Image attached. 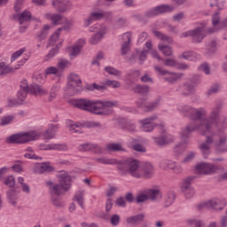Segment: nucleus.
<instances>
[{"label": "nucleus", "instance_id": "c03bdc74", "mask_svg": "<svg viewBox=\"0 0 227 227\" xmlns=\"http://www.w3.org/2000/svg\"><path fill=\"white\" fill-rule=\"evenodd\" d=\"M183 88L184 91H187V92L181 93V95H183L184 97H189V95H192L196 91V90L194 89V85L191 83H184L183 85Z\"/></svg>", "mask_w": 227, "mask_h": 227}, {"label": "nucleus", "instance_id": "a18cd8bd", "mask_svg": "<svg viewBox=\"0 0 227 227\" xmlns=\"http://www.w3.org/2000/svg\"><path fill=\"white\" fill-rule=\"evenodd\" d=\"M174 202H175V192H170L167 193L165 197L164 207L168 208V207H171Z\"/></svg>", "mask_w": 227, "mask_h": 227}, {"label": "nucleus", "instance_id": "393cba45", "mask_svg": "<svg viewBox=\"0 0 227 227\" xmlns=\"http://www.w3.org/2000/svg\"><path fill=\"white\" fill-rule=\"evenodd\" d=\"M59 31L57 30L55 33H53L50 37L48 47L55 45L57 49H61V45L63 44V39L59 38Z\"/></svg>", "mask_w": 227, "mask_h": 227}, {"label": "nucleus", "instance_id": "774afa93", "mask_svg": "<svg viewBox=\"0 0 227 227\" xmlns=\"http://www.w3.org/2000/svg\"><path fill=\"white\" fill-rule=\"evenodd\" d=\"M14 117L12 115L4 116L2 118L0 124L4 127L5 125H10L13 121Z\"/></svg>", "mask_w": 227, "mask_h": 227}, {"label": "nucleus", "instance_id": "603ef678", "mask_svg": "<svg viewBox=\"0 0 227 227\" xmlns=\"http://www.w3.org/2000/svg\"><path fill=\"white\" fill-rule=\"evenodd\" d=\"M27 93H29V90H21L20 89L17 92V98L20 100L21 104L24 103V100H26V98L27 97Z\"/></svg>", "mask_w": 227, "mask_h": 227}, {"label": "nucleus", "instance_id": "473e14b6", "mask_svg": "<svg viewBox=\"0 0 227 227\" xmlns=\"http://www.w3.org/2000/svg\"><path fill=\"white\" fill-rule=\"evenodd\" d=\"M133 93H138L139 95H147L150 93V86L148 85H136L132 87Z\"/></svg>", "mask_w": 227, "mask_h": 227}, {"label": "nucleus", "instance_id": "f03ea898", "mask_svg": "<svg viewBox=\"0 0 227 227\" xmlns=\"http://www.w3.org/2000/svg\"><path fill=\"white\" fill-rule=\"evenodd\" d=\"M73 106L82 111L92 113V114H96L97 116H109L114 113L113 108L118 106V101H101L79 98L73 102Z\"/></svg>", "mask_w": 227, "mask_h": 227}, {"label": "nucleus", "instance_id": "aec40b11", "mask_svg": "<svg viewBox=\"0 0 227 227\" xmlns=\"http://www.w3.org/2000/svg\"><path fill=\"white\" fill-rule=\"evenodd\" d=\"M153 139L157 146H164L169 145V143L175 142V137L173 135H164L161 137H153Z\"/></svg>", "mask_w": 227, "mask_h": 227}, {"label": "nucleus", "instance_id": "864d4df0", "mask_svg": "<svg viewBox=\"0 0 227 227\" xmlns=\"http://www.w3.org/2000/svg\"><path fill=\"white\" fill-rule=\"evenodd\" d=\"M51 29V26L49 25H45L41 33L38 35L39 38V42H42V40H45V38H47V35H49V30Z\"/></svg>", "mask_w": 227, "mask_h": 227}, {"label": "nucleus", "instance_id": "052dcab7", "mask_svg": "<svg viewBox=\"0 0 227 227\" xmlns=\"http://www.w3.org/2000/svg\"><path fill=\"white\" fill-rule=\"evenodd\" d=\"M74 26V21L66 20L65 24L62 27L58 28V31H70Z\"/></svg>", "mask_w": 227, "mask_h": 227}, {"label": "nucleus", "instance_id": "412c9836", "mask_svg": "<svg viewBox=\"0 0 227 227\" xmlns=\"http://www.w3.org/2000/svg\"><path fill=\"white\" fill-rule=\"evenodd\" d=\"M46 185L49 187L51 196H61L63 192V186L59 184H54L52 181H46Z\"/></svg>", "mask_w": 227, "mask_h": 227}, {"label": "nucleus", "instance_id": "2eb2a0df", "mask_svg": "<svg viewBox=\"0 0 227 227\" xmlns=\"http://www.w3.org/2000/svg\"><path fill=\"white\" fill-rule=\"evenodd\" d=\"M207 36V29L204 27H198L192 30V43H201Z\"/></svg>", "mask_w": 227, "mask_h": 227}, {"label": "nucleus", "instance_id": "0eeeda50", "mask_svg": "<svg viewBox=\"0 0 227 227\" xmlns=\"http://www.w3.org/2000/svg\"><path fill=\"white\" fill-rule=\"evenodd\" d=\"M224 168L221 165H215L214 163L200 162L196 165V171L199 175H214L223 171Z\"/></svg>", "mask_w": 227, "mask_h": 227}, {"label": "nucleus", "instance_id": "6e6d98bb", "mask_svg": "<svg viewBox=\"0 0 227 227\" xmlns=\"http://www.w3.org/2000/svg\"><path fill=\"white\" fill-rule=\"evenodd\" d=\"M106 150H108L109 152H121L123 148L120 144H109L106 145Z\"/></svg>", "mask_w": 227, "mask_h": 227}, {"label": "nucleus", "instance_id": "69168bd1", "mask_svg": "<svg viewBox=\"0 0 227 227\" xmlns=\"http://www.w3.org/2000/svg\"><path fill=\"white\" fill-rule=\"evenodd\" d=\"M184 19H185V13L184 12H177L172 17V20H174V22H182Z\"/></svg>", "mask_w": 227, "mask_h": 227}, {"label": "nucleus", "instance_id": "09e8293b", "mask_svg": "<svg viewBox=\"0 0 227 227\" xmlns=\"http://www.w3.org/2000/svg\"><path fill=\"white\" fill-rule=\"evenodd\" d=\"M148 193H146V190L142 191L136 198L137 203H145V201H148Z\"/></svg>", "mask_w": 227, "mask_h": 227}, {"label": "nucleus", "instance_id": "680f3d73", "mask_svg": "<svg viewBox=\"0 0 227 227\" xmlns=\"http://www.w3.org/2000/svg\"><path fill=\"white\" fill-rule=\"evenodd\" d=\"M59 51V48L55 47L51 49L49 51V53L44 57V60L49 61V59H52V58H54Z\"/></svg>", "mask_w": 227, "mask_h": 227}, {"label": "nucleus", "instance_id": "e2e57ef3", "mask_svg": "<svg viewBox=\"0 0 227 227\" xmlns=\"http://www.w3.org/2000/svg\"><path fill=\"white\" fill-rule=\"evenodd\" d=\"M4 185L11 187L12 189V187H15V177L13 176H8L5 178Z\"/></svg>", "mask_w": 227, "mask_h": 227}, {"label": "nucleus", "instance_id": "f257e3e1", "mask_svg": "<svg viewBox=\"0 0 227 227\" xmlns=\"http://www.w3.org/2000/svg\"><path fill=\"white\" fill-rule=\"evenodd\" d=\"M223 101L216 100L214 106L211 108L208 117V112L203 107L194 108L189 106H180L177 107V111L189 116L191 122H189L182 130L181 137L183 139H186L192 134V132H200L202 136H206V140L200 145V150L204 157L207 159L212 151H210V145H215V150L216 153H226L227 152V124L223 122L217 129L216 136L218 139L214 142L213 125H217L219 120H221V111H223Z\"/></svg>", "mask_w": 227, "mask_h": 227}, {"label": "nucleus", "instance_id": "5701e85b", "mask_svg": "<svg viewBox=\"0 0 227 227\" xmlns=\"http://www.w3.org/2000/svg\"><path fill=\"white\" fill-rule=\"evenodd\" d=\"M35 171L39 175L52 173L54 171V167L51 166V162L38 163L35 165Z\"/></svg>", "mask_w": 227, "mask_h": 227}, {"label": "nucleus", "instance_id": "bb28decb", "mask_svg": "<svg viewBox=\"0 0 227 227\" xmlns=\"http://www.w3.org/2000/svg\"><path fill=\"white\" fill-rule=\"evenodd\" d=\"M6 198L10 205H12V207H17V200H19V192H17V190L9 189L6 192Z\"/></svg>", "mask_w": 227, "mask_h": 227}, {"label": "nucleus", "instance_id": "3c124183", "mask_svg": "<svg viewBox=\"0 0 227 227\" xmlns=\"http://www.w3.org/2000/svg\"><path fill=\"white\" fill-rule=\"evenodd\" d=\"M67 125L69 127V130L74 133L81 134L82 131L81 130V126L75 124L74 121H67Z\"/></svg>", "mask_w": 227, "mask_h": 227}, {"label": "nucleus", "instance_id": "5fc2aeb1", "mask_svg": "<svg viewBox=\"0 0 227 227\" xmlns=\"http://www.w3.org/2000/svg\"><path fill=\"white\" fill-rule=\"evenodd\" d=\"M209 5L211 8H214L215 6L217 10H223L224 8V1L223 0H210Z\"/></svg>", "mask_w": 227, "mask_h": 227}, {"label": "nucleus", "instance_id": "20e7f679", "mask_svg": "<svg viewBox=\"0 0 227 227\" xmlns=\"http://www.w3.org/2000/svg\"><path fill=\"white\" fill-rule=\"evenodd\" d=\"M41 136L42 135L38 131L17 133L7 137L6 143H8L9 145H24L26 143L40 139Z\"/></svg>", "mask_w": 227, "mask_h": 227}, {"label": "nucleus", "instance_id": "cd10ccee", "mask_svg": "<svg viewBox=\"0 0 227 227\" xmlns=\"http://www.w3.org/2000/svg\"><path fill=\"white\" fill-rule=\"evenodd\" d=\"M121 129L125 132H129L130 134H134L135 132H137V126L136 125V122L132 121H123L121 124Z\"/></svg>", "mask_w": 227, "mask_h": 227}, {"label": "nucleus", "instance_id": "c85d7f7f", "mask_svg": "<svg viewBox=\"0 0 227 227\" xmlns=\"http://www.w3.org/2000/svg\"><path fill=\"white\" fill-rule=\"evenodd\" d=\"M28 91H30L32 95H37L38 97H42V95H47V93H49V90L37 84L30 85Z\"/></svg>", "mask_w": 227, "mask_h": 227}, {"label": "nucleus", "instance_id": "7c9ffc66", "mask_svg": "<svg viewBox=\"0 0 227 227\" xmlns=\"http://www.w3.org/2000/svg\"><path fill=\"white\" fill-rule=\"evenodd\" d=\"M141 169L144 173L145 178H152V175H153V165H152V163H144L141 166Z\"/></svg>", "mask_w": 227, "mask_h": 227}, {"label": "nucleus", "instance_id": "de8ad7c7", "mask_svg": "<svg viewBox=\"0 0 227 227\" xmlns=\"http://www.w3.org/2000/svg\"><path fill=\"white\" fill-rule=\"evenodd\" d=\"M158 49L164 54V56H173V50L168 45L160 44L158 45Z\"/></svg>", "mask_w": 227, "mask_h": 227}, {"label": "nucleus", "instance_id": "6e6552de", "mask_svg": "<svg viewBox=\"0 0 227 227\" xmlns=\"http://www.w3.org/2000/svg\"><path fill=\"white\" fill-rule=\"evenodd\" d=\"M160 100L161 98L159 97L153 101L146 104V98H139L135 104L138 109H143L145 113H153V111L158 109L159 106H160Z\"/></svg>", "mask_w": 227, "mask_h": 227}, {"label": "nucleus", "instance_id": "58836bf2", "mask_svg": "<svg viewBox=\"0 0 227 227\" xmlns=\"http://www.w3.org/2000/svg\"><path fill=\"white\" fill-rule=\"evenodd\" d=\"M74 200L78 203L81 208H84V191L80 190L74 195Z\"/></svg>", "mask_w": 227, "mask_h": 227}, {"label": "nucleus", "instance_id": "4d7b16f0", "mask_svg": "<svg viewBox=\"0 0 227 227\" xmlns=\"http://www.w3.org/2000/svg\"><path fill=\"white\" fill-rule=\"evenodd\" d=\"M121 221V217L118 214L112 215L110 217V224H112V226H118Z\"/></svg>", "mask_w": 227, "mask_h": 227}, {"label": "nucleus", "instance_id": "f3484780", "mask_svg": "<svg viewBox=\"0 0 227 227\" xmlns=\"http://www.w3.org/2000/svg\"><path fill=\"white\" fill-rule=\"evenodd\" d=\"M123 43L121 47V56H125L130 51V42L132 40V33L127 32L122 35Z\"/></svg>", "mask_w": 227, "mask_h": 227}, {"label": "nucleus", "instance_id": "4be33fe9", "mask_svg": "<svg viewBox=\"0 0 227 227\" xmlns=\"http://www.w3.org/2000/svg\"><path fill=\"white\" fill-rule=\"evenodd\" d=\"M59 129V124H49L48 129L43 132V139L49 141L50 139H54L56 137V133Z\"/></svg>", "mask_w": 227, "mask_h": 227}, {"label": "nucleus", "instance_id": "c756f323", "mask_svg": "<svg viewBox=\"0 0 227 227\" xmlns=\"http://www.w3.org/2000/svg\"><path fill=\"white\" fill-rule=\"evenodd\" d=\"M90 15L91 16L92 20H94V22H95V20H102V19H105V18L107 19L111 17L112 13L104 12V11H94L90 12Z\"/></svg>", "mask_w": 227, "mask_h": 227}, {"label": "nucleus", "instance_id": "49530a36", "mask_svg": "<svg viewBox=\"0 0 227 227\" xmlns=\"http://www.w3.org/2000/svg\"><path fill=\"white\" fill-rule=\"evenodd\" d=\"M218 50V45H217V41L212 40L208 44H207V53L209 55L215 54Z\"/></svg>", "mask_w": 227, "mask_h": 227}, {"label": "nucleus", "instance_id": "39448f33", "mask_svg": "<svg viewBox=\"0 0 227 227\" xmlns=\"http://www.w3.org/2000/svg\"><path fill=\"white\" fill-rule=\"evenodd\" d=\"M156 120H159V116H157V114H153L145 119L139 120L138 123L140 125L141 130H143V132H153L155 127H159L161 132H165L166 125L164 124V122L160 121V123H157L155 122Z\"/></svg>", "mask_w": 227, "mask_h": 227}, {"label": "nucleus", "instance_id": "4468645a", "mask_svg": "<svg viewBox=\"0 0 227 227\" xmlns=\"http://www.w3.org/2000/svg\"><path fill=\"white\" fill-rule=\"evenodd\" d=\"M51 6L59 12V13H66L72 8V2L68 0H52Z\"/></svg>", "mask_w": 227, "mask_h": 227}, {"label": "nucleus", "instance_id": "a19ab883", "mask_svg": "<svg viewBox=\"0 0 227 227\" xmlns=\"http://www.w3.org/2000/svg\"><path fill=\"white\" fill-rule=\"evenodd\" d=\"M221 91V84L215 83L206 91L205 95L207 97H212V95H217Z\"/></svg>", "mask_w": 227, "mask_h": 227}, {"label": "nucleus", "instance_id": "4c0bfd02", "mask_svg": "<svg viewBox=\"0 0 227 227\" xmlns=\"http://www.w3.org/2000/svg\"><path fill=\"white\" fill-rule=\"evenodd\" d=\"M182 58L187 61H196V59H200V56L194 51H184L182 53Z\"/></svg>", "mask_w": 227, "mask_h": 227}, {"label": "nucleus", "instance_id": "b1692460", "mask_svg": "<svg viewBox=\"0 0 227 227\" xmlns=\"http://www.w3.org/2000/svg\"><path fill=\"white\" fill-rule=\"evenodd\" d=\"M145 214L140 213L138 215L129 216L126 219V223L127 224H129V226H138L139 224H141V223L145 221Z\"/></svg>", "mask_w": 227, "mask_h": 227}, {"label": "nucleus", "instance_id": "79ce46f5", "mask_svg": "<svg viewBox=\"0 0 227 227\" xmlns=\"http://www.w3.org/2000/svg\"><path fill=\"white\" fill-rule=\"evenodd\" d=\"M12 72H13V68L6 65L5 62H0V77H4L8 74H12Z\"/></svg>", "mask_w": 227, "mask_h": 227}, {"label": "nucleus", "instance_id": "0e129e2a", "mask_svg": "<svg viewBox=\"0 0 227 227\" xmlns=\"http://www.w3.org/2000/svg\"><path fill=\"white\" fill-rule=\"evenodd\" d=\"M26 52V48H21L20 50H18L17 51H15L14 53H12V57H11V62L13 63V61H15L16 59H19V58H20V55Z\"/></svg>", "mask_w": 227, "mask_h": 227}, {"label": "nucleus", "instance_id": "a878e982", "mask_svg": "<svg viewBox=\"0 0 227 227\" xmlns=\"http://www.w3.org/2000/svg\"><path fill=\"white\" fill-rule=\"evenodd\" d=\"M212 24H213V27L207 29V33H209V35L215 33V31H219V29H223L221 28V16L219 12H215L213 15Z\"/></svg>", "mask_w": 227, "mask_h": 227}, {"label": "nucleus", "instance_id": "ea45409f", "mask_svg": "<svg viewBox=\"0 0 227 227\" xmlns=\"http://www.w3.org/2000/svg\"><path fill=\"white\" fill-rule=\"evenodd\" d=\"M141 75V71L139 70H131L127 74V79L129 80V82H136L139 79V76Z\"/></svg>", "mask_w": 227, "mask_h": 227}, {"label": "nucleus", "instance_id": "2f4dec72", "mask_svg": "<svg viewBox=\"0 0 227 227\" xmlns=\"http://www.w3.org/2000/svg\"><path fill=\"white\" fill-rule=\"evenodd\" d=\"M45 19H47L48 20H51L52 24H54V26H58L59 24V22H61V20H63V15L59 14V13H46L44 14Z\"/></svg>", "mask_w": 227, "mask_h": 227}, {"label": "nucleus", "instance_id": "f8f14e48", "mask_svg": "<svg viewBox=\"0 0 227 227\" xmlns=\"http://www.w3.org/2000/svg\"><path fill=\"white\" fill-rule=\"evenodd\" d=\"M171 12H175V6L169 4H160L146 11L145 12V17L152 19V17H157L158 15H162L164 13H171Z\"/></svg>", "mask_w": 227, "mask_h": 227}, {"label": "nucleus", "instance_id": "72a5a7b5", "mask_svg": "<svg viewBox=\"0 0 227 227\" xmlns=\"http://www.w3.org/2000/svg\"><path fill=\"white\" fill-rule=\"evenodd\" d=\"M18 20L20 26L27 22H31V12L27 10H25L20 14H18Z\"/></svg>", "mask_w": 227, "mask_h": 227}, {"label": "nucleus", "instance_id": "a211bd4d", "mask_svg": "<svg viewBox=\"0 0 227 227\" xmlns=\"http://www.w3.org/2000/svg\"><path fill=\"white\" fill-rule=\"evenodd\" d=\"M145 192L147 194L148 200L150 201H154L155 203H159L162 200V192L159 188H151L146 189Z\"/></svg>", "mask_w": 227, "mask_h": 227}, {"label": "nucleus", "instance_id": "ddd939ff", "mask_svg": "<svg viewBox=\"0 0 227 227\" xmlns=\"http://www.w3.org/2000/svg\"><path fill=\"white\" fill-rule=\"evenodd\" d=\"M59 184L61 185L65 192H68L72 189V176L68 172L62 170L57 175Z\"/></svg>", "mask_w": 227, "mask_h": 227}, {"label": "nucleus", "instance_id": "9b49d317", "mask_svg": "<svg viewBox=\"0 0 227 227\" xmlns=\"http://www.w3.org/2000/svg\"><path fill=\"white\" fill-rule=\"evenodd\" d=\"M90 33H96L90 39V43L91 45H97V43H99L102 38H104V35H106L107 27H106V25L95 24L90 27Z\"/></svg>", "mask_w": 227, "mask_h": 227}, {"label": "nucleus", "instance_id": "bf43d9fd", "mask_svg": "<svg viewBox=\"0 0 227 227\" xmlns=\"http://www.w3.org/2000/svg\"><path fill=\"white\" fill-rule=\"evenodd\" d=\"M93 144L91 143H85L82 144L78 146V150L80 152H91Z\"/></svg>", "mask_w": 227, "mask_h": 227}, {"label": "nucleus", "instance_id": "6ab92c4d", "mask_svg": "<svg viewBox=\"0 0 227 227\" xmlns=\"http://www.w3.org/2000/svg\"><path fill=\"white\" fill-rule=\"evenodd\" d=\"M39 150H59V152H67L68 145L65 144H40Z\"/></svg>", "mask_w": 227, "mask_h": 227}, {"label": "nucleus", "instance_id": "8fccbe9b", "mask_svg": "<svg viewBox=\"0 0 227 227\" xmlns=\"http://www.w3.org/2000/svg\"><path fill=\"white\" fill-rule=\"evenodd\" d=\"M192 180H194V176H190L184 179L182 184V191H187L189 189H192V186L191 184H192Z\"/></svg>", "mask_w": 227, "mask_h": 227}, {"label": "nucleus", "instance_id": "13d9d810", "mask_svg": "<svg viewBox=\"0 0 227 227\" xmlns=\"http://www.w3.org/2000/svg\"><path fill=\"white\" fill-rule=\"evenodd\" d=\"M173 150H174L175 155L176 156L182 155V153L185 152V145L182 144H178L173 148Z\"/></svg>", "mask_w": 227, "mask_h": 227}, {"label": "nucleus", "instance_id": "9d476101", "mask_svg": "<svg viewBox=\"0 0 227 227\" xmlns=\"http://www.w3.org/2000/svg\"><path fill=\"white\" fill-rule=\"evenodd\" d=\"M226 207V200L221 199H214L198 205L199 210L207 208L208 210L213 209L216 211L224 210Z\"/></svg>", "mask_w": 227, "mask_h": 227}, {"label": "nucleus", "instance_id": "423d86ee", "mask_svg": "<svg viewBox=\"0 0 227 227\" xmlns=\"http://www.w3.org/2000/svg\"><path fill=\"white\" fill-rule=\"evenodd\" d=\"M67 90L72 95H77L84 90L82 80H81L79 74L72 73L68 75Z\"/></svg>", "mask_w": 227, "mask_h": 227}, {"label": "nucleus", "instance_id": "1a4fd4ad", "mask_svg": "<svg viewBox=\"0 0 227 227\" xmlns=\"http://www.w3.org/2000/svg\"><path fill=\"white\" fill-rule=\"evenodd\" d=\"M154 70L158 74V75H165L163 80L165 82H168V84H175L178 79H181V77H184V74L182 73H173L169 72L166 69H162V67L159 66H154Z\"/></svg>", "mask_w": 227, "mask_h": 227}, {"label": "nucleus", "instance_id": "dca6fc26", "mask_svg": "<svg viewBox=\"0 0 227 227\" xmlns=\"http://www.w3.org/2000/svg\"><path fill=\"white\" fill-rule=\"evenodd\" d=\"M160 168H163V169H166V168H168V169H171L173 173H176V175H180V173L184 171V169L182 168V166L169 160H165L161 161Z\"/></svg>", "mask_w": 227, "mask_h": 227}, {"label": "nucleus", "instance_id": "f704fd0d", "mask_svg": "<svg viewBox=\"0 0 227 227\" xmlns=\"http://www.w3.org/2000/svg\"><path fill=\"white\" fill-rule=\"evenodd\" d=\"M82 50V45L79 43L67 47L68 54L73 58H77V56H79Z\"/></svg>", "mask_w": 227, "mask_h": 227}, {"label": "nucleus", "instance_id": "c9c22d12", "mask_svg": "<svg viewBox=\"0 0 227 227\" xmlns=\"http://www.w3.org/2000/svg\"><path fill=\"white\" fill-rule=\"evenodd\" d=\"M153 35L158 38V40H160L161 42H165V43H172L173 37L164 35V33L157 30L153 31Z\"/></svg>", "mask_w": 227, "mask_h": 227}, {"label": "nucleus", "instance_id": "338daca9", "mask_svg": "<svg viewBox=\"0 0 227 227\" xmlns=\"http://www.w3.org/2000/svg\"><path fill=\"white\" fill-rule=\"evenodd\" d=\"M8 107H17V106H22V103L16 98H9L7 99Z\"/></svg>", "mask_w": 227, "mask_h": 227}, {"label": "nucleus", "instance_id": "7ed1b4c3", "mask_svg": "<svg viewBox=\"0 0 227 227\" xmlns=\"http://www.w3.org/2000/svg\"><path fill=\"white\" fill-rule=\"evenodd\" d=\"M94 160L98 164H105L113 166L117 164V169L121 171L122 175L129 173L133 178H141V168L139 167V161L136 159L128 158L118 161L116 159L107 158L106 156L95 158Z\"/></svg>", "mask_w": 227, "mask_h": 227}, {"label": "nucleus", "instance_id": "37998d69", "mask_svg": "<svg viewBox=\"0 0 227 227\" xmlns=\"http://www.w3.org/2000/svg\"><path fill=\"white\" fill-rule=\"evenodd\" d=\"M105 71L106 72V74H109V75H114V77H116L117 79L121 78V71L113 67H105Z\"/></svg>", "mask_w": 227, "mask_h": 227}, {"label": "nucleus", "instance_id": "e433bc0d", "mask_svg": "<svg viewBox=\"0 0 227 227\" xmlns=\"http://www.w3.org/2000/svg\"><path fill=\"white\" fill-rule=\"evenodd\" d=\"M60 196L61 195H51L52 206L57 208H63V207H65V202Z\"/></svg>", "mask_w": 227, "mask_h": 227}]
</instances>
